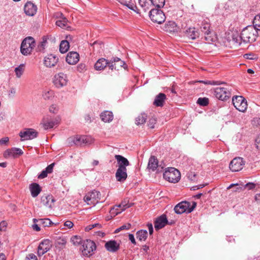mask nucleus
<instances>
[{"label": "nucleus", "mask_w": 260, "mask_h": 260, "mask_svg": "<svg viewBox=\"0 0 260 260\" xmlns=\"http://www.w3.org/2000/svg\"><path fill=\"white\" fill-rule=\"evenodd\" d=\"M25 260H38V258L34 253H29L26 256Z\"/></svg>", "instance_id": "nucleus-56"}, {"label": "nucleus", "mask_w": 260, "mask_h": 260, "mask_svg": "<svg viewBox=\"0 0 260 260\" xmlns=\"http://www.w3.org/2000/svg\"><path fill=\"white\" fill-rule=\"evenodd\" d=\"M168 223L167 216L165 214L158 217L154 221V228L156 230H159L165 227Z\"/></svg>", "instance_id": "nucleus-20"}, {"label": "nucleus", "mask_w": 260, "mask_h": 260, "mask_svg": "<svg viewBox=\"0 0 260 260\" xmlns=\"http://www.w3.org/2000/svg\"><path fill=\"white\" fill-rule=\"evenodd\" d=\"M232 103L235 108L240 112H244L247 108V101L242 96H234Z\"/></svg>", "instance_id": "nucleus-8"}, {"label": "nucleus", "mask_w": 260, "mask_h": 260, "mask_svg": "<svg viewBox=\"0 0 260 260\" xmlns=\"http://www.w3.org/2000/svg\"><path fill=\"white\" fill-rule=\"evenodd\" d=\"M232 88L225 84L223 87L214 89V95L218 100L224 101L228 100L231 96Z\"/></svg>", "instance_id": "nucleus-2"}, {"label": "nucleus", "mask_w": 260, "mask_h": 260, "mask_svg": "<svg viewBox=\"0 0 260 260\" xmlns=\"http://www.w3.org/2000/svg\"><path fill=\"white\" fill-rule=\"evenodd\" d=\"M197 82H200V83H203L204 84H206V85H220V84H222V83L219 81H214V80H206V81L200 80Z\"/></svg>", "instance_id": "nucleus-48"}, {"label": "nucleus", "mask_w": 260, "mask_h": 260, "mask_svg": "<svg viewBox=\"0 0 260 260\" xmlns=\"http://www.w3.org/2000/svg\"><path fill=\"white\" fill-rule=\"evenodd\" d=\"M101 118L102 121L105 122H110L113 119V115L112 112L106 111L101 114Z\"/></svg>", "instance_id": "nucleus-35"}, {"label": "nucleus", "mask_w": 260, "mask_h": 260, "mask_svg": "<svg viewBox=\"0 0 260 260\" xmlns=\"http://www.w3.org/2000/svg\"><path fill=\"white\" fill-rule=\"evenodd\" d=\"M96 246L95 243L90 240H86L82 242L81 248L82 253L84 256H90L94 253Z\"/></svg>", "instance_id": "nucleus-7"}, {"label": "nucleus", "mask_w": 260, "mask_h": 260, "mask_svg": "<svg viewBox=\"0 0 260 260\" xmlns=\"http://www.w3.org/2000/svg\"><path fill=\"white\" fill-rule=\"evenodd\" d=\"M233 41L236 44L240 45L242 40L240 39V36L239 37L238 35H233L232 37Z\"/></svg>", "instance_id": "nucleus-52"}, {"label": "nucleus", "mask_w": 260, "mask_h": 260, "mask_svg": "<svg viewBox=\"0 0 260 260\" xmlns=\"http://www.w3.org/2000/svg\"><path fill=\"white\" fill-rule=\"evenodd\" d=\"M9 139L8 137H5L0 140V145H7Z\"/></svg>", "instance_id": "nucleus-58"}, {"label": "nucleus", "mask_w": 260, "mask_h": 260, "mask_svg": "<svg viewBox=\"0 0 260 260\" xmlns=\"http://www.w3.org/2000/svg\"><path fill=\"white\" fill-rule=\"evenodd\" d=\"M25 66L24 64H21L15 69V73L17 78H20L24 71Z\"/></svg>", "instance_id": "nucleus-42"}, {"label": "nucleus", "mask_w": 260, "mask_h": 260, "mask_svg": "<svg viewBox=\"0 0 260 260\" xmlns=\"http://www.w3.org/2000/svg\"><path fill=\"white\" fill-rule=\"evenodd\" d=\"M58 61V58L55 55L50 54L45 57L44 64L47 68L54 67Z\"/></svg>", "instance_id": "nucleus-18"}, {"label": "nucleus", "mask_w": 260, "mask_h": 260, "mask_svg": "<svg viewBox=\"0 0 260 260\" xmlns=\"http://www.w3.org/2000/svg\"><path fill=\"white\" fill-rule=\"evenodd\" d=\"M245 165V162L241 157H236L230 162L229 168L232 172H238L241 170Z\"/></svg>", "instance_id": "nucleus-13"}, {"label": "nucleus", "mask_w": 260, "mask_h": 260, "mask_svg": "<svg viewBox=\"0 0 260 260\" xmlns=\"http://www.w3.org/2000/svg\"><path fill=\"white\" fill-rule=\"evenodd\" d=\"M233 187H235L233 190V191L238 192H240L243 191L245 188V186H244L243 185H240L238 183H236V184H231L230 186H229L227 187V189H230Z\"/></svg>", "instance_id": "nucleus-39"}, {"label": "nucleus", "mask_w": 260, "mask_h": 260, "mask_svg": "<svg viewBox=\"0 0 260 260\" xmlns=\"http://www.w3.org/2000/svg\"><path fill=\"white\" fill-rule=\"evenodd\" d=\"M187 178L191 180L194 181L196 178V174L192 172H188L187 174Z\"/></svg>", "instance_id": "nucleus-55"}, {"label": "nucleus", "mask_w": 260, "mask_h": 260, "mask_svg": "<svg viewBox=\"0 0 260 260\" xmlns=\"http://www.w3.org/2000/svg\"><path fill=\"white\" fill-rule=\"evenodd\" d=\"M76 145H82V144H89L92 142L90 137L86 136H77L70 139Z\"/></svg>", "instance_id": "nucleus-15"}, {"label": "nucleus", "mask_w": 260, "mask_h": 260, "mask_svg": "<svg viewBox=\"0 0 260 260\" xmlns=\"http://www.w3.org/2000/svg\"><path fill=\"white\" fill-rule=\"evenodd\" d=\"M110 60H108L104 58L99 59L94 64V68L96 70L101 71L104 70L106 66L109 67Z\"/></svg>", "instance_id": "nucleus-29"}, {"label": "nucleus", "mask_w": 260, "mask_h": 260, "mask_svg": "<svg viewBox=\"0 0 260 260\" xmlns=\"http://www.w3.org/2000/svg\"><path fill=\"white\" fill-rule=\"evenodd\" d=\"M125 64V62L118 57H113L110 60L109 69L119 70Z\"/></svg>", "instance_id": "nucleus-19"}, {"label": "nucleus", "mask_w": 260, "mask_h": 260, "mask_svg": "<svg viewBox=\"0 0 260 260\" xmlns=\"http://www.w3.org/2000/svg\"><path fill=\"white\" fill-rule=\"evenodd\" d=\"M58 110V108L56 105L53 104L49 107V111L52 113H56Z\"/></svg>", "instance_id": "nucleus-54"}, {"label": "nucleus", "mask_w": 260, "mask_h": 260, "mask_svg": "<svg viewBox=\"0 0 260 260\" xmlns=\"http://www.w3.org/2000/svg\"><path fill=\"white\" fill-rule=\"evenodd\" d=\"M166 99L165 94L159 93L155 96L153 102V105L156 107H162Z\"/></svg>", "instance_id": "nucleus-31"}, {"label": "nucleus", "mask_w": 260, "mask_h": 260, "mask_svg": "<svg viewBox=\"0 0 260 260\" xmlns=\"http://www.w3.org/2000/svg\"><path fill=\"white\" fill-rule=\"evenodd\" d=\"M68 82V79L67 75L61 72L55 74L53 79L54 86L58 88L67 85Z\"/></svg>", "instance_id": "nucleus-11"}, {"label": "nucleus", "mask_w": 260, "mask_h": 260, "mask_svg": "<svg viewBox=\"0 0 260 260\" xmlns=\"http://www.w3.org/2000/svg\"><path fill=\"white\" fill-rule=\"evenodd\" d=\"M59 122V118H56L54 119H50L48 116L44 117L41 123L45 129L53 128V126L58 124Z\"/></svg>", "instance_id": "nucleus-16"}, {"label": "nucleus", "mask_w": 260, "mask_h": 260, "mask_svg": "<svg viewBox=\"0 0 260 260\" xmlns=\"http://www.w3.org/2000/svg\"><path fill=\"white\" fill-rule=\"evenodd\" d=\"M7 226V223L6 221L3 220L0 222V231H4Z\"/></svg>", "instance_id": "nucleus-59"}, {"label": "nucleus", "mask_w": 260, "mask_h": 260, "mask_svg": "<svg viewBox=\"0 0 260 260\" xmlns=\"http://www.w3.org/2000/svg\"><path fill=\"white\" fill-rule=\"evenodd\" d=\"M23 152L20 148L13 147L11 149H7L4 152V157L6 158L12 156L13 157H16L17 155H21Z\"/></svg>", "instance_id": "nucleus-21"}, {"label": "nucleus", "mask_w": 260, "mask_h": 260, "mask_svg": "<svg viewBox=\"0 0 260 260\" xmlns=\"http://www.w3.org/2000/svg\"><path fill=\"white\" fill-rule=\"evenodd\" d=\"M147 227H148L150 235H152L153 232V228L152 224L151 223H148L147 224Z\"/></svg>", "instance_id": "nucleus-64"}, {"label": "nucleus", "mask_w": 260, "mask_h": 260, "mask_svg": "<svg viewBox=\"0 0 260 260\" xmlns=\"http://www.w3.org/2000/svg\"><path fill=\"white\" fill-rule=\"evenodd\" d=\"M71 242L75 246L78 245L80 244H82L81 238L80 236H74L71 238Z\"/></svg>", "instance_id": "nucleus-47"}, {"label": "nucleus", "mask_w": 260, "mask_h": 260, "mask_svg": "<svg viewBox=\"0 0 260 260\" xmlns=\"http://www.w3.org/2000/svg\"><path fill=\"white\" fill-rule=\"evenodd\" d=\"M197 204L194 202H192L191 204L190 202L187 201H182L174 207V211L177 214H182L184 212L189 213H191L196 207Z\"/></svg>", "instance_id": "nucleus-5"}, {"label": "nucleus", "mask_w": 260, "mask_h": 260, "mask_svg": "<svg viewBox=\"0 0 260 260\" xmlns=\"http://www.w3.org/2000/svg\"><path fill=\"white\" fill-rule=\"evenodd\" d=\"M101 195L100 191L93 190L85 195L84 201L88 205L94 206L99 203Z\"/></svg>", "instance_id": "nucleus-9"}, {"label": "nucleus", "mask_w": 260, "mask_h": 260, "mask_svg": "<svg viewBox=\"0 0 260 260\" xmlns=\"http://www.w3.org/2000/svg\"><path fill=\"white\" fill-rule=\"evenodd\" d=\"M137 238L141 241H145L147 237V232L146 230H140L136 233Z\"/></svg>", "instance_id": "nucleus-38"}, {"label": "nucleus", "mask_w": 260, "mask_h": 260, "mask_svg": "<svg viewBox=\"0 0 260 260\" xmlns=\"http://www.w3.org/2000/svg\"><path fill=\"white\" fill-rule=\"evenodd\" d=\"M35 46L36 42L34 38L27 37L21 43L20 51L23 55H28L32 52Z\"/></svg>", "instance_id": "nucleus-4"}, {"label": "nucleus", "mask_w": 260, "mask_h": 260, "mask_svg": "<svg viewBox=\"0 0 260 260\" xmlns=\"http://www.w3.org/2000/svg\"><path fill=\"white\" fill-rule=\"evenodd\" d=\"M147 1V0H138V3L140 6L141 7L144 8L145 10H146V9H148V6L149 4Z\"/></svg>", "instance_id": "nucleus-51"}, {"label": "nucleus", "mask_w": 260, "mask_h": 260, "mask_svg": "<svg viewBox=\"0 0 260 260\" xmlns=\"http://www.w3.org/2000/svg\"><path fill=\"white\" fill-rule=\"evenodd\" d=\"M185 36L189 39L195 40L199 37V32L194 27H189L184 31Z\"/></svg>", "instance_id": "nucleus-30"}, {"label": "nucleus", "mask_w": 260, "mask_h": 260, "mask_svg": "<svg viewBox=\"0 0 260 260\" xmlns=\"http://www.w3.org/2000/svg\"><path fill=\"white\" fill-rule=\"evenodd\" d=\"M133 204L129 203V201L127 199H124L120 204L116 205L117 207L121 209L122 212L125 211V209L132 206Z\"/></svg>", "instance_id": "nucleus-36"}, {"label": "nucleus", "mask_w": 260, "mask_h": 260, "mask_svg": "<svg viewBox=\"0 0 260 260\" xmlns=\"http://www.w3.org/2000/svg\"><path fill=\"white\" fill-rule=\"evenodd\" d=\"M151 20L154 22L161 24L164 22L166 16L164 12L159 9H153L149 12Z\"/></svg>", "instance_id": "nucleus-10"}, {"label": "nucleus", "mask_w": 260, "mask_h": 260, "mask_svg": "<svg viewBox=\"0 0 260 260\" xmlns=\"http://www.w3.org/2000/svg\"><path fill=\"white\" fill-rule=\"evenodd\" d=\"M178 28L176 23L173 21L168 22L164 26V30L170 33L177 32Z\"/></svg>", "instance_id": "nucleus-28"}, {"label": "nucleus", "mask_w": 260, "mask_h": 260, "mask_svg": "<svg viewBox=\"0 0 260 260\" xmlns=\"http://www.w3.org/2000/svg\"><path fill=\"white\" fill-rule=\"evenodd\" d=\"M156 119L154 118H150L148 121V125L151 128H154V125L156 123Z\"/></svg>", "instance_id": "nucleus-53"}, {"label": "nucleus", "mask_w": 260, "mask_h": 260, "mask_svg": "<svg viewBox=\"0 0 260 260\" xmlns=\"http://www.w3.org/2000/svg\"><path fill=\"white\" fill-rule=\"evenodd\" d=\"M77 70L80 72H84L86 70V66L84 63H80L77 67Z\"/></svg>", "instance_id": "nucleus-57"}, {"label": "nucleus", "mask_w": 260, "mask_h": 260, "mask_svg": "<svg viewBox=\"0 0 260 260\" xmlns=\"http://www.w3.org/2000/svg\"><path fill=\"white\" fill-rule=\"evenodd\" d=\"M34 223L39 222V225H42L43 227H48L53 224V222L49 218H40L36 219L34 218L32 219Z\"/></svg>", "instance_id": "nucleus-34"}, {"label": "nucleus", "mask_w": 260, "mask_h": 260, "mask_svg": "<svg viewBox=\"0 0 260 260\" xmlns=\"http://www.w3.org/2000/svg\"><path fill=\"white\" fill-rule=\"evenodd\" d=\"M257 34V31L253 26L249 25L242 30L240 39L244 43H252L256 40Z\"/></svg>", "instance_id": "nucleus-1"}, {"label": "nucleus", "mask_w": 260, "mask_h": 260, "mask_svg": "<svg viewBox=\"0 0 260 260\" xmlns=\"http://www.w3.org/2000/svg\"><path fill=\"white\" fill-rule=\"evenodd\" d=\"M79 60V55L76 52H70L66 57V61L70 64H75Z\"/></svg>", "instance_id": "nucleus-24"}, {"label": "nucleus", "mask_w": 260, "mask_h": 260, "mask_svg": "<svg viewBox=\"0 0 260 260\" xmlns=\"http://www.w3.org/2000/svg\"><path fill=\"white\" fill-rule=\"evenodd\" d=\"M42 96L46 100H51L54 96V92L52 90H44Z\"/></svg>", "instance_id": "nucleus-41"}, {"label": "nucleus", "mask_w": 260, "mask_h": 260, "mask_svg": "<svg viewBox=\"0 0 260 260\" xmlns=\"http://www.w3.org/2000/svg\"><path fill=\"white\" fill-rule=\"evenodd\" d=\"M24 11L27 15L32 16L36 13L37 7L34 4L28 2L24 5Z\"/></svg>", "instance_id": "nucleus-23"}, {"label": "nucleus", "mask_w": 260, "mask_h": 260, "mask_svg": "<svg viewBox=\"0 0 260 260\" xmlns=\"http://www.w3.org/2000/svg\"><path fill=\"white\" fill-rule=\"evenodd\" d=\"M115 158L117 160L119 169H126V167L130 165L128 159L122 155H115Z\"/></svg>", "instance_id": "nucleus-25"}, {"label": "nucleus", "mask_w": 260, "mask_h": 260, "mask_svg": "<svg viewBox=\"0 0 260 260\" xmlns=\"http://www.w3.org/2000/svg\"><path fill=\"white\" fill-rule=\"evenodd\" d=\"M197 104L202 106H207L209 104V99L207 98H200L197 101Z\"/></svg>", "instance_id": "nucleus-49"}, {"label": "nucleus", "mask_w": 260, "mask_h": 260, "mask_svg": "<svg viewBox=\"0 0 260 260\" xmlns=\"http://www.w3.org/2000/svg\"><path fill=\"white\" fill-rule=\"evenodd\" d=\"M39 225V223L37 224V223H34V224L32 225V228L34 230L37 232H39L41 230V229Z\"/></svg>", "instance_id": "nucleus-63"}, {"label": "nucleus", "mask_w": 260, "mask_h": 260, "mask_svg": "<svg viewBox=\"0 0 260 260\" xmlns=\"http://www.w3.org/2000/svg\"><path fill=\"white\" fill-rule=\"evenodd\" d=\"M164 178L171 183H177L180 179V173L174 168H169L163 174Z\"/></svg>", "instance_id": "nucleus-6"}, {"label": "nucleus", "mask_w": 260, "mask_h": 260, "mask_svg": "<svg viewBox=\"0 0 260 260\" xmlns=\"http://www.w3.org/2000/svg\"><path fill=\"white\" fill-rule=\"evenodd\" d=\"M122 212V211L120 209L117 205H115L114 207H113L110 211V213L111 214V216L112 217H115V216L117 215L118 214L121 213Z\"/></svg>", "instance_id": "nucleus-43"}, {"label": "nucleus", "mask_w": 260, "mask_h": 260, "mask_svg": "<svg viewBox=\"0 0 260 260\" xmlns=\"http://www.w3.org/2000/svg\"><path fill=\"white\" fill-rule=\"evenodd\" d=\"M126 171V169L118 168L115 174V177L117 181L119 182H124L126 180L127 177Z\"/></svg>", "instance_id": "nucleus-27"}, {"label": "nucleus", "mask_w": 260, "mask_h": 260, "mask_svg": "<svg viewBox=\"0 0 260 260\" xmlns=\"http://www.w3.org/2000/svg\"><path fill=\"white\" fill-rule=\"evenodd\" d=\"M68 20L66 18H64L62 20H57L56 22V24L60 27H63L66 26L67 24Z\"/></svg>", "instance_id": "nucleus-50"}, {"label": "nucleus", "mask_w": 260, "mask_h": 260, "mask_svg": "<svg viewBox=\"0 0 260 260\" xmlns=\"http://www.w3.org/2000/svg\"><path fill=\"white\" fill-rule=\"evenodd\" d=\"M69 47V43L68 41L66 40H63L60 44L59 51L61 53H64L68 51Z\"/></svg>", "instance_id": "nucleus-37"}, {"label": "nucleus", "mask_w": 260, "mask_h": 260, "mask_svg": "<svg viewBox=\"0 0 260 260\" xmlns=\"http://www.w3.org/2000/svg\"><path fill=\"white\" fill-rule=\"evenodd\" d=\"M200 30L204 34V38L207 43H211L214 41L213 34L211 29L209 19L206 18L202 21L200 24Z\"/></svg>", "instance_id": "nucleus-3"}, {"label": "nucleus", "mask_w": 260, "mask_h": 260, "mask_svg": "<svg viewBox=\"0 0 260 260\" xmlns=\"http://www.w3.org/2000/svg\"><path fill=\"white\" fill-rule=\"evenodd\" d=\"M253 26L256 30H260V15H257L255 16L253 20Z\"/></svg>", "instance_id": "nucleus-46"}, {"label": "nucleus", "mask_w": 260, "mask_h": 260, "mask_svg": "<svg viewBox=\"0 0 260 260\" xmlns=\"http://www.w3.org/2000/svg\"><path fill=\"white\" fill-rule=\"evenodd\" d=\"M64 226L68 227L69 229H71L74 226V223L71 221L67 220L64 222Z\"/></svg>", "instance_id": "nucleus-60"}, {"label": "nucleus", "mask_w": 260, "mask_h": 260, "mask_svg": "<svg viewBox=\"0 0 260 260\" xmlns=\"http://www.w3.org/2000/svg\"><path fill=\"white\" fill-rule=\"evenodd\" d=\"M29 189L31 192V194L34 198L37 197L41 191V188L40 185L36 183L31 184L29 186Z\"/></svg>", "instance_id": "nucleus-32"}, {"label": "nucleus", "mask_w": 260, "mask_h": 260, "mask_svg": "<svg viewBox=\"0 0 260 260\" xmlns=\"http://www.w3.org/2000/svg\"><path fill=\"white\" fill-rule=\"evenodd\" d=\"M152 5L157 8L163 7L165 4V0H150Z\"/></svg>", "instance_id": "nucleus-45"}, {"label": "nucleus", "mask_w": 260, "mask_h": 260, "mask_svg": "<svg viewBox=\"0 0 260 260\" xmlns=\"http://www.w3.org/2000/svg\"><path fill=\"white\" fill-rule=\"evenodd\" d=\"M128 238H129V240L131 241V242L133 244H134V245L136 244V240H135V239L134 237V235L133 234H129L128 235Z\"/></svg>", "instance_id": "nucleus-62"}, {"label": "nucleus", "mask_w": 260, "mask_h": 260, "mask_svg": "<svg viewBox=\"0 0 260 260\" xmlns=\"http://www.w3.org/2000/svg\"><path fill=\"white\" fill-rule=\"evenodd\" d=\"M147 118V115L145 113H141L136 118V124L140 125L144 123Z\"/></svg>", "instance_id": "nucleus-40"}, {"label": "nucleus", "mask_w": 260, "mask_h": 260, "mask_svg": "<svg viewBox=\"0 0 260 260\" xmlns=\"http://www.w3.org/2000/svg\"><path fill=\"white\" fill-rule=\"evenodd\" d=\"M119 244L115 240L108 241L105 245L106 249L112 252L117 251L119 249Z\"/></svg>", "instance_id": "nucleus-26"}, {"label": "nucleus", "mask_w": 260, "mask_h": 260, "mask_svg": "<svg viewBox=\"0 0 260 260\" xmlns=\"http://www.w3.org/2000/svg\"><path fill=\"white\" fill-rule=\"evenodd\" d=\"M54 165V163H52L48 166L46 169L44 170H43L38 175V178L39 179H43L46 178L48 174H50L52 172Z\"/></svg>", "instance_id": "nucleus-33"}, {"label": "nucleus", "mask_w": 260, "mask_h": 260, "mask_svg": "<svg viewBox=\"0 0 260 260\" xmlns=\"http://www.w3.org/2000/svg\"><path fill=\"white\" fill-rule=\"evenodd\" d=\"M50 249V241L48 239L44 240L39 244L38 247L37 254L40 257L48 251Z\"/></svg>", "instance_id": "nucleus-17"}, {"label": "nucleus", "mask_w": 260, "mask_h": 260, "mask_svg": "<svg viewBox=\"0 0 260 260\" xmlns=\"http://www.w3.org/2000/svg\"><path fill=\"white\" fill-rule=\"evenodd\" d=\"M55 200L52 195L43 196L41 198V203L47 208L52 209L54 205Z\"/></svg>", "instance_id": "nucleus-22"}, {"label": "nucleus", "mask_w": 260, "mask_h": 260, "mask_svg": "<svg viewBox=\"0 0 260 260\" xmlns=\"http://www.w3.org/2000/svg\"><path fill=\"white\" fill-rule=\"evenodd\" d=\"M19 136L21 141L32 140L37 138L38 133L33 128H25L19 133Z\"/></svg>", "instance_id": "nucleus-12"}, {"label": "nucleus", "mask_w": 260, "mask_h": 260, "mask_svg": "<svg viewBox=\"0 0 260 260\" xmlns=\"http://www.w3.org/2000/svg\"><path fill=\"white\" fill-rule=\"evenodd\" d=\"M121 4H122L123 5L126 6L127 8H128L129 9L132 10L134 11H136L137 7L134 3H133L132 0H131L129 2H121Z\"/></svg>", "instance_id": "nucleus-44"}, {"label": "nucleus", "mask_w": 260, "mask_h": 260, "mask_svg": "<svg viewBox=\"0 0 260 260\" xmlns=\"http://www.w3.org/2000/svg\"><path fill=\"white\" fill-rule=\"evenodd\" d=\"M163 168L158 166V161L157 158L152 155L149 159L147 169L149 172H154L157 171V172H160L162 171Z\"/></svg>", "instance_id": "nucleus-14"}, {"label": "nucleus", "mask_w": 260, "mask_h": 260, "mask_svg": "<svg viewBox=\"0 0 260 260\" xmlns=\"http://www.w3.org/2000/svg\"><path fill=\"white\" fill-rule=\"evenodd\" d=\"M255 145L256 148L260 150V134L257 136L255 139Z\"/></svg>", "instance_id": "nucleus-61"}]
</instances>
